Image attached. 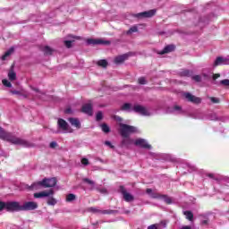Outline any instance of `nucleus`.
Wrapping results in <instances>:
<instances>
[{
    "label": "nucleus",
    "mask_w": 229,
    "mask_h": 229,
    "mask_svg": "<svg viewBox=\"0 0 229 229\" xmlns=\"http://www.w3.org/2000/svg\"><path fill=\"white\" fill-rule=\"evenodd\" d=\"M0 139L16 146H23V148H33V145L30 143V141L18 138L12 132H7L2 127H0Z\"/></svg>",
    "instance_id": "obj_1"
},
{
    "label": "nucleus",
    "mask_w": 229,
    "mask_h": 229,
    "mask_svg": "<svg viewBox=\"0 0 229 229\" xmlns=\"http://www.w3.org/2000/svg\"><path fill=\"white\" fill-rule=\"evenodd\" d=\"M3 210H6L7 212H21L22 211V206L17 201H0V212H3Z\"/></svg>",
    "instance_id": "obj_2"
},
{
    "label": "nucleus",
    "mask_w": 229,
    "mask_h": 229,
    "mask_svg": "<svg viewBox=\"0 0 229 229\" xmlns=\"http://www.w3.org/2000/svg\"><path fill=\"white\" fill-rule=\"evenodd\" d=\"M120 133L122 137H130L131 133H137V127L120 123Z\"/></svg>",
    "instance_id": "obj_3"
},
{
    "label": "nucleus",
    "mask_w": 229,
    "mask_h": 229,
    "mask_svg": "<svg viewBox=\"0 0 229 229\" xmlns=\"http://www.w3.org/2000/svg\"><path fill=\"white\" fill-rule=\"evenodd\" d=\"M57 126L60 130H62L64 133H72V129L69 126V123L65 122V120L59 118L57 121Z\"/></svg>",
    "instance_id": "obj_4"
},
{
    "label": "nucleus",
    "mask_w": 229,
    "mask_h": 229,
    "mask_svg": "<svg viewBox=\"0 0 229 229\" xmlns=\"http://www.w3.org/2000/svg\"><path fill=\"white\" fill-rule=\"evenodd\" d=\"M182 98L186 99V101H189L190 103H193L194 105H199V103H201V98L189 92L182 93Z\"/></svg>",
    "instance_id": "obj_5"
},
{
    "label": "nucleus",
    "mask_w": 229,
    "mask_h": 229,
    "mask_svg": "<svg viewBox=\"0 0 229 229\" xmlns=\"http://www.w3.org/2000/svg\"><path fill=\"white\" fill-rule=\"evenodd\" d=\"M87 44L88 46H98V45L110 46L111 42L109 40L88 38Z\"/></svg>",
    "instance_id": "obj_6"
},
{
    "label": "nucleus",
    "mask_w": 229,
    "mask_h": 229,
    "mask_svg": "<svg viewBox=\"0 0 229 229\" xmlns=\"http://www.w3.org/2000/svg\"><path fill=\"white\" fill-rule=\"evenodd\" d=\"M120 192L123 194V199L124 201H127V203H130L135 199V197H133L131 193L128 192L124 186H120Z\"/></svg>",
    "instance_id": "obj_7"
},
{
    "label": "nucleus",
    "mask_w": 229,
    "mask_h": 229,
    "mask_svg": "<svg viewBox=\"0 0 229 229\" xmlns=\"http://www.w3.org/2000/svg\"><path fill=\"white\" fill-rule=\"evenodd\" d=\"M38 208V204L35 201H28L21 205V211L36 210Z\"/></svg>",
    "instance_id": "obj_8"
},
{
    "label": "nucleus",
    "mask_w": 229,
    "mask_h": 229,
    "mask_svg": "<svg viewBox=\"0 0 229 229\" xmlns=\"http://www.w3.org/2000/svg\"><path fill=\"white\" fill-rule=\"evenodd\" d=\"M42 184L45 189H49L56 185V178H45L42 180Z\"/></svg>",
    "instance_id": "obj_9"
},
{
    "label": "nucleus",
    "mask_w": 229,
    "mask_h": 229,
    "mask_svg": "<svg viewBox=\"0 0 229 229\" xmlns=\"http://www.w3.org/2000/svg\"><path fill=\"white\" fill-rule=\"evenodd\" d=\"M88 212H92V214H103V215L108 214V215H110V214H114L115 211L111 210V209L101 210L98 208L91 207V208H88Z\"/></svg>",
    "instance_id": "obj_10"
},
{
    "label": "nucleus",
    "mask_w": 229,
    "mask_h": 229,
    "mask_svg": "<svg viewBox=\"0 0 229 229\" xmlns=\"http://www.w3.org/2000/svg\"><path fill=\"white\" fill-rule=\"evenodd\" d=\"M218 65H229L228 57L218 56L214 62V67H217Z\"/></svg>",
    "instance_id": "obj_11"
},
{
    "label": "nucleus",
    "mask_w": 229,
    "mask_h": 229,
    "mask_svg": "<svg viewBox=\"0 0 229 229\" xmlns=\"http://www.w3.org/2000/svg\"><path fill=\"white\" fill-rule=\"evenodd\" d=\"M135 146H140V148H143L144 149H151V145L146 141L144 139H138L134 141Z\"/></svg>",
    "instance_id": "obj_12"
},
{
    "label": "nucleus",
    "mask_w": 229,
    "mask_h": 229,
    "mask_svg": "<svg viewBox=\"0 0 229 229\" xmlns=\"http://www.w3.org/2000/svg\"><path fill=\"white\" fill-rule=\"evenodd\" d=\"M132 110L136 112V114H140L141 115H149L148 109L140 105L134 106Z\"/></svg>",
    "instance_id": "obj_13"
},
{
    "label": "nucleus",
    "mask_w": 229,
    "mask_h": 229,
    "mask_svg": "<svg viewBox=\"0 0 229 229\" xmlns=\"http://www.w3.org/2000/svg\"><path fill=\"white\" fill-rule=\"evenodd\" d=\"M155 13H157L156 10H150V11L140 13L136 15V17H143V18L148 19L149 17H153V15H155Z\"/></svg>",
    "instance_id": "obj_14"
},
{
    "label": "nucleus",
    "mask_w": 229,
    "mask_h": 229,
    "mask_svg": "<svg viewBox=\"0 0 229 229\" xmlns=\"http://www.w3.org/2000/svg\"><path fill=\"white\" fill-rule=\"evenodd\" d=\"M176 47L174 45H168L166 46L162 51L158 52V55H165L167 53H173Z\"/></svg>",
    "instance_id": "obj_15"
},
{
    "label": "nucleus",
    "mask_w": 229,
    "mask_h": 229,
    "mask_svg": "<svg viewBox=\"0 0 229 229\" xmlns=\"http://www.w3.org/2000/svg\"><path fill=\"white\" fill-rule=\"evenodd\" d=\"M130 55L128 54H123L122 55H118L114 58V64H123L125 60H128Z\"/></svg>",
    "instance_id": "obj_16"
},
{
    "label": "nucleus",
    "mask_w": 229,
    "mask_h": 229,
    "mask_svg": "<svg viewBox=\"0 0 229 229\" xmlns=\"http://www.w3.org/2000/svg\"><path fill=\"white\" fill-rule=\"evenodd\" d=\"M68 121L72 124V126H74L78 130L81 128V123H80V120L78 118H69Z\"/></svg>",
    "instance_id": "obj_17"
},
{
    "label": "nucleus",
    "mask_w": 229,
    "mask_h": 229,
    "mask_svg": "<svg viewBox=\"0 0 229 229\" xmlns=\"http://www.w3.org/2000/svg\"><path fill=\"white\" fill-rule=\"evenodd\" d=\"M82 112L84 114H87L88 115H92V105L90 104H85L82 106Z\"/></svg>",
    "instance_id": "obj_18"
},
{
    "label": "nucleus",
    "mask_w": 229,
    "mask_h": 229,
    "mask_svg": "<svg viewBox=\"0 0 229 229\" xmlns=\"http://www.w3.org/2000/svg\"><path fill=\"white\" fill-rule=\"evenodd\" d=\"M41 187H44V184L42 183V181H39L38 182L32 183L29 189L30 191H38Z\"/></svg>",
    "instance_id": "obj_19"
},
{
    "label": "nucleus",
    "mask_w": 229,
    "mask_h": 229,
    "mask_svg": "<svg viewBox=\"0 0 229 229\" xmlns=\"http://www.w3.org/2000/svg\"><path fill=\"white\" fill-rule=\"evenodd\" d=\"M8 78L11 81H14V80H17V73L13 71V66H12L11 70L8 72Z\"/></svg>",
    "instance_id": "obj_20"
},
{
    "label": "nucleus",
    "mask_w": 229,
    "mask_h": 229,
    "mask_svg": "<svg viewBox=\"0 0 229 229\" xmlns=\"http://www.w3.org/2000/svg\"><path fill=\"white\" fill-rule=\"evenodd\" d=\"M41 51H43V53L47 55H53V53L55 52V50L53 48H51L47 46L42 47Z\"/></svg>",
    "instance_id": "obj_21"
},
{
    "label": "nucleus",
    "mask_w": 229,
    "mask_h": 229,
    "mask_svg": "<svg viewBox=\"0 0 229 229\" xmlns=\"http://www.w3.org/2000/svg\"><path fill=\"white\" fill-rule=\"evenodd\" d=\"M183 215L188 221H194V214H192L191 211H183Z\"/></svg>",
    "instance_id": "obj_22"
},
{
    "label": "nucleus",
    "mask_w": 229,
    "mask_h": 229,
    "mask_svg": "<svg viewBox=\"0 0 229 229\" xmlns=\"http://www.w3.org/2000/svg\"><path fill=\"white\" fill-rule=\"evenodd\" d=\"M82 182H84V183H88V185H90L91 189L96 187V182L89 178L82 179Z\"/></svg>",
    "instance_id": "obj_23"
},
{
    "label": "nucleus",
    "mask_w": 229,
    "mask_h": 229,
    "mask_svg": "<svg viewBox=\"0 0 229 229\" xmlns=\"http://www.w3.org/2000/svg\"><path fill=\"white\" fill-rule=\"evenodd\" d=\"M47 203L49 206L55 207V205H56L57 201H56V199H55L54 197H50L47 199Z\"/></svg>",
    "instance_id": "obj_24"
},
{
    "label": "nucleus",
    "mask_w": 229,
    "mask_h": 229,
    "mask_svg": "<svg viewBox=\"0 0 229 229\" xmlns=\"http://www.w3.org/2000/svg\"><path fill=\"white\" fill-rule=\"evenodd\" d=\"M121 110H124L126 112H131V104L130 103H125L122 106Z\"/></svg>",
    "instance_id": "obj_25"
},
{
    "label": "nucleus",
    "mask_w": 229,
    "mask_h": 229,
    "mask_svg": "<svg viewBox=\"0 0 229 229\" xmlns=\"http://www.w3.org/2000/svg\"><path fill=\"white\" fill-rule=\"evenodd\" d=\"M43 198H49V196H53L55 194L54 190H49V191H43Z\"/></svg>",
    "instance_id": "obj_26"
},
{
    "label": "nucleus",
    "mask_w": 229,
    "mask_h": 229,
    "mask_svg": "<svg viewBox=\"0 0 229 229\" xmlns=\"http://www.w3.org/2000/svg\"><path fill=\"white\" fill-rule=\"evenodd\" d=\"M161 199H164V201L167 204V205H171V203H173V199H171V198L167 195H161Z\"/></svg>",
    "instance_id": "obj_27"
},
{
    "label": "nucleus",
    "mask_w": 229,
    "mask_h": 229,
    "mask_svg": "<svg viewBox=\"0 0 229 229\" xmlns=\"http://www.w3.org/2000/svg\"><path fill=\"white\" fill-rule=\"evenodd\" d=\"M97 64L99 67H104V69L108 66V62L105 59L99 60Z\"/></svg>",
    "instance_id": "obj_28"
},
{
    "label": "nucleus",
    "mask_w": 229,
    "mask_h": 229,
    "mask_svg": "<svg viewBox=\"0 0 229 229\" xmlns=\"http://www.w3.org/2000/svg\"><path fill=\"white\" fill-rule=\"evenodd\" d=\"M139 31V28L137 25H134L130 28V30L127 31V35H131V33H137Z\"/></svg>",
    "instance_id": "obj_29"
},
{
    "label": "nucleus",
    "mask_w": 229,
    "mask_h": 229,
    "mask_svg": "<svg viewBox=\"0 0 229 229\" xmlns=\"http://www.w3.org/2000/svg\"><path fill=\"white\" fill-rule=\"evenodd\" d=\"M14 48L11 47L7 52H5V54L2 56V60H6L7 56H10V55H12V53H13Z\"/></svg>",
    "instance_id": "obj_30"
},
{
    "label": "nucleus",
    "mask_w": 229,
    "mask_h": 229,
    "mask_svg": "<svg viewBox=\"0 0 229 229\" xmlns=\"http://www.w3.org/2000/svg\"><path fill=\"white\" fill-rule=\"evenodd\" d=\"M100 126H101L102 131H104V133L110 132V127H108V125H106V123H103Z\"/></svg>",
    "instance_id": "obj_31"
},
{
    "label": "nucleus",
    "mask_w": 229,
    "mask_h": 229,
    "mask_svg": "<svg viewBox=\"0 0 229 229\" xmlns=\"http://www.w3.org/2000/svg\"><path fill=\"white\" fill-rule=\"evenodd\" d=\"M74 199H76V195L70 193L66 196V201L71 202V201H74Z\"/></svg>",
    "instance_id": "obj_32"
},
{
    "label": "nucleus",
    "mask_w": 229,
    "mask_h": 229,
    "mask_svg": "<svg viewBox=\"0 0 229 229\" xmlns=\"http://www.w3.org/2000/svg\"><path fill=\"white\" fill-rule=\"evenodd\" d=\"M124 139L122 141L123 146H128L131 143V140L128 137H123Z\"/></svg>",
    "instance_id": "obj_33"
},
{
    "label": "nucleus",
    "mask_w": 229,
    "mask_h": 229,
    "mask_svg": "<svg viewBox=\"0 0 229 229\" xmlns=\"http://www.w3.org/2000/svg\"><path fill=\"white\" fill-rule=\"evenodd\" d=\"M210 121H221V117H218L216 113L210 114Z\"/></svg>",
    "instance_id": "obj_34"
},
{
    "label": "nucleus",
    "mask_w": 229,
    "mask_h": 229,
    "mask_svg": "<svg viewBox=\"0 0 229 229\" xmlns=\"http://www.w3.org/2000/svg\"><path fill=\"white\" fill-rule=\"evenodd\" d=\"M150 196L154 199H161V198H162V194L157 193V192H152V194Z\"/></svg>",
    "instance_id": "obj_35"
},
{
    "label": "nucleus",
    "mask_w": 229,
    "mask_h": 229,
    "mask_svg": "<svg viewBox=\"0 0 229 229\" xmlns=\"http://www.w3.org/2000/svg\"><path fill=\"white\" fill-rule=\"evenodd\" d=\"M2 83H3V85H4V87H8L9 89L12 88V82L6 80V79H4V80L2 81Z\"/></svg>",
    "instance_id": "obj_36"
},
{
    "label": "nucleus",
    "mask_w": 229,
    "mask_h": 229,
    "mask_svg": "<svg viewBox=\"0 0 229 229\" xmlns=\"http://www.w3.org/2000/svg\"><path fill=\"white\" fill-rule=\"evenodd\" d=\"M138 82L140 83V85H146V83H147L146 78L140 77V78L138 80Z\"/></svg>",
    "instance_id": "obj_37"
},
{
    "label": "nucleus",
    "mask_w": 229,
    "mask_h": 229,
    "mask_svg": "<svg viewBox=\"0 0 229 229\" xmlns=\"http://www.w3.org/2000/svg\"><path fill=\"white\" fill-rule=\"evenodd\" d=\"M96 119L97 121H101V119H103V113L101 111L97 113Z\"/></svg>",
    "instance_id": "obj_38"
},
{
    "label": "nucleus",
    "mask_w": 229,
    "mask_h": 229,
    "mask_svg": "<svg viewBox=\"0 0 229 229\" xmlns=\"http://www.w3.org/2000/svg\"><path fill=\"white\" fill-rule=\"evenodd\" d=\"M64 46H65L66 47H68V49H70V47H72V41L65 40V41H64Z\"/></svg>",
    "instance_id": "obj_39"
},
{
    "label": "nucleus",
    "mask_w": 229,
    "mask_h": 229,
    "mask_svg": "<svg viewBox=\"0 0 229 229\" xmlns=\"http://www.w3.org/2000/svg\"><path fill=\"white\" fill-rule=\"evenodd\" d=\"M221 85H224L225 87H229V80L225 79L220 81Z\"/></svg>",
    "instance_id": "obj_40"
},
{
    "label": "nucleus",
    "mask_w": 229,
    "mask_h": 229,
    "mask_svg": "<svg viewBox=\"0 0 229 229\" xmlns=\"http://www.w3.org/2000/svg\"><path fill=\"white\" fill-rule=\"evenodd\" d=\"M209 99H210L211 102H213L215 104H217L220 101L219 98H216V97H210Z\"/></svg>",
    "instance_id": "obj_41"
},
{
    "label": "nucleus",
    "mask_w": 229,
    "mask_h": 229,
    "mask_svg": "<svg viewBox=\"0 0 229 229\" xmlns=\"http://www.w3.org/2000/svg\"><path fill=\"white\" fill-rule=\"evenodd\" d=\"M34 198H36V199L44 198V193L42 191L34 193Z\"/></svg>",
    "instance_id": "obj_42"
},
{
    "label": "nucleus",
    "mask_w": 229,
    "mask_h": 229,
    "mask_svg": "<svg viewBox=\"0 0 229 229\" xmlns=\"http://www.w3.org/2000/svg\"><path fill=\"white\" fill-rule=\"evenodd\" d=\"M81 162L82 165H89V164H90L89 162V160L85 157H83Z\"/></svg>",
    "instance_id": "obj_43"
},
{
    "label": "nucleus",
    "mask_w": 229,
    "mask_h": 229,
    "mask_svg": "<svg viewBox=\"0 0 229 229\" xmlns=\"http://www.w3.org/2000/svg\"><path fill=\"white\" fill-rule=\"evenodd\" d=\"M192 80H194L195 81L199 82V81H201V76L195 75V76L192 77Z\"/></svg>",
    "instance_id": "obj_44"
},
{
    "label": "nucleus",
    "mask_w": 229,
    "mask_h": 229,
    "mask_svg": "<svg viewBox=\"0 0 229 229\" xmlns=\"http://www.w3.org/2000/svg\"><path fill=\"white\" fill-rule=\"evenodd\" d=\"M68 38H75L76 40H81V37H80V36L69 35Z\"/></svg>",
    "instance_id": "obj_45"
},
{
    "label": "nucleus",
    "mask_w": 229,
    "mask_h": 229,
    "mask_svg": "<svg viewBox=\"0 0 229 229\" xmlns=\"http://www.w3.org/2000/svg\"><path fill=\"white\" fill-rule=\"evenodd\" d=\"M174 110H175L176 112H182V106H174Z\"/></svg>",
    "instance_id": "obj_46"
},
{
    "label": "nucleus",
    "mask_w": 229,
    "mask_h": 229,
    "mask_svg": "<svg viewBox=\"0 0 229 229\" xmlns=\"http://www.w3.org/2000/svg\"><path fill=\"white\" fill-rule=\"evenodd\" d=\"M189 74H191V72H189V70H185L182 72V76H189Z\"/></svg>",
    "instance_id": "obj_47"
},
{
    "label": "nucleus",
    "mask_w": 229,
    "mask_h": 229,
    "mask_svg": "<svg viewBox=\"0 0 229 229\" xmlns=\"http://www.w3.org/2000/svg\"><path fill=\"white\" fill-rule=\"evenodd\" d=\"M49 146H50V148H55L58 145H57V143L55 141H52Z\"/></svg>",
    "instance_id": "obj_48"
},
{
    "label": "nucleus",
    "mask_w": 229,
    "mask_h": 229,
    "mask_svg": "<svg viewBox=\"0 0 229 229\" xmlns=\"http://www.w3.org/2000/svg\"><path fill=\"white\" fill-rule=\"evenodd\" d=\"M146 192H147V194H149L151 196V194H153V190L148 188V189H147Z\"/></svg>",
    "instance_id": "obj_49"
},
{
    "label": "nucleus",
    "mask_w": 229,
    "mask_h": 229,
    "mask_svg": "<svg viewBox=\"0 0 229 229\" xmlns=\"http://www.w3.org/2000/svg\"><path fill=\"white\" fill-rule=\"evenodd\" d=\"M105 144H106V146H110L112 148H114V146L112 145V143L110 141H106Z\"/></svg>",
    "instance_id": "obj_50"
},
{
    "label": "nucleus",
    "mask_w": 229,
    "mask_h": 229,
    "mask_svg": "<svg viewBox=\"0 0 229 229\" xmlns=\"http://www.w3.org/2000/svg\"><path fill=\"white\" fill-rule=\"evenodd\" d=\"M181 229H192V227L190 225H183Z\"/></svg>",
    "instance_id": "obj_51"
},
{
    "label": "nucleus",
    "mask_w": 229,
    "mask_h": 229,
    "mask_svg": "<svg viewBox=\"0 0 229 229\" xmlns=\"http://www.w3.org/2000/svg\"><path fill=\"white\" fill-rule=\"evenodd\" d=\"M65 114H72V110L71 108H67L65 110Z\"/></svg>",
    "instance_id": "obj_52"
},
{
    "label": "nucleus",
    "mask_w": 229,
    "mask_h": 229,
    "mask_svg": "<svg viewBox=\"0 0 229 229\" xmlns=\"http://www.w3.org/2000/svg\"><path fill=\"white\" fill-rule=\"evenodd\" d=\"M100 192H102V194H107L108 191H106V189H102L100 190Z\"/></svg>",
    "instance_id": "obj_53"
},
{
    "label": "nucleus",
    "mask_w": 229,
    "mask_h": 229,
    "mask_svg": "<svg viewBox=\"0 0 229 229\" xmlns=\"http://www.w3.org/2000/svg\"><path fill=\"white\" fill-rule=\"evenodd\" d=\"M12 94L19 95L21 94V91L13 90L12 91Z\"/></svg>",
    "instance_id": "obj_54"
},
{
    "label": "nucleus",
    "mask_w": 229,
    "mask_h": 229,
    "mask_svg": "<svg viewBox=\"0 0 229 229\" xmlns=\"http://www.w3.org/2000/svg\"><path fill=\"white\" fill-rule=\"evenodd\" d=\"M201 225H208V220H203V221L201 222Z\"/></svg>",
    "instance_id": "obj_55"
},
{
    "label": "nucleus",
    "mask_w": 229,
    "mask_h": 229,
    "mask_svg": "<svg viewBox=\"0 0 229 229\" xmlns=\"http://www.w3.org/2000/svg\"><path fill=\"white\" fill-rule=\"evenodd\" d=\"M219 74H215L214 76H213V80H217V78H219Z\"/></svg>",
    "instance_id": "obj_56"
},
{
    "label": "nucleus",
    "mask_w": 229,
    "mask_h": 229,
    "mask_svg": "<svg viewBox=\"0 0 229 229\" xmlns=\"http://www.w3.org/2000/svg\"><path fill=\"white\" fill-rule=\"evenodd\" d=\"M208 178H214V174H208Z\"/></svg>",
    "instance_id": "obj_57"
},
{
    "label": "nucleus",
    "mask_w": 229,
    "mask_h": 229,
    "mask_svg": "<svg viewBox=\"0 0 229 229\" xmlns=\"http://www.w3.org/2000/svg\"><path fill=\"white\" fill-rule=\"evenodd\" d=\"M116 121H123V119L119 116L115 117Z\"/></svg>",
    "instance_id": "obj_58"
}]
</instances>
